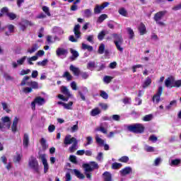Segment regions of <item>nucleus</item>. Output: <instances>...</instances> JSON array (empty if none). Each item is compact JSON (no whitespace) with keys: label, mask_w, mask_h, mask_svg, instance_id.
<instances>
[{"label":"nucleus","mask_w":181,"mask_h":181,"mask_svg":"<svg viewBox=\"0 0 181 181\" xmlns=\"http://www.w3.org/2000/svg\"><path fill=\"white\" fill-rule=\"evenodd\" d=\"M128 131L134 134H142L145 131V127L142 124H134L126 126Z\"/></svg>","instance_id":"1"},{"label":"nucleus","mask_w":181,"mask_h":181,"mask_svg":"<svg viewBox=\"0 0 181 181\" xmlns=\"http://www.w3.org/2000/svg\"><path fill=\"white\" fill-rule=\"evenodd\" d=\"M112 36L114 39V43L117 50H119V52H124V48L121 47L124 42V40H122V35H121V34L114 33L112 34Z\"/></svg>","instance_id":"2"},{"label":"nucleus","mask_w":181,"mask_h":181,"mask_svg":"<svg viewBox=\"0 0 181 181\" xmlns=\"http://www.w3.org/2000/svg\"><path fill=\"white\" fill-rule=\"evenodd\" d=\"M167 13H168L167 11H161L156 13L153 17V19L156 23L159 26H165V23L160 21H162V18H163V16H165Z\"/></svg>","instance_id":"3"},{"label":"nucleus","mask_w":181,"mask_h":181,"mask_svg":"<svg viewBox=\"0 0 181 181\" xmlns=\"http://www.w3.org/2000/svg\"><path fill=\"white\" fill-rule=\"evenodd\" d=\"M28 165L34 172L36 173H39V162H37V159L35 157L31 156L29 158Z\"/></svg>","instance_id":"4"},{"label":"nucleus","mask_w":181,"mask_h":181,"mask_svg":"<svg viewBox=\"0 0 181 181\" xmlns=\"http://www.w3.org/2000/svg\"><path fill=\"white\" fill-rule=\"evenodd\" d=\"M7 128V129H11V118L9 117H2L1 122H0V129H4Z\"/></svg>","instance_id":"5"},{"label":"nucleus","mask_w":181,"mask_h":181,"mask_svg":"<svg viewBox=\"0 0 181 181\" xmlns=\"http://www.w3.org/2000/svg\"><path fill=\"white\" fill-rule=\"evenodd\" d=\"M45 103H46V100H45V98L40 96L36 97L34 99V101L31 103L32 110H35L36 104L37 105H43V104H45Z\"/></svg>","instance_id":"6"},{"label":"nucleus","mask_w":181,"mask_h":181,"mask_svg":"<svg viewBox=\"0 0 181 181\" xmlns=\"http://www.w3.org/2000/svg\"><path fill=\"white\" fill-rule=\"evenodd\" d=\"M163 91V88L162 86L158 88L157 93L153 96L152 100L154 104H159L160 101V95H162V92Z\"/></svg>","instance_id":"7"},{"label":"nucleus","mask_w":181,"mask_h":181,"mask_svg":"<svg viewBox=\"0 0 181 181\" xmlns=\"http://www.w3.org/2000/svg\"><path fill=\"white\" fill-rule=\"evenodd\" d=\"M56 54L57 57H67V54H69V50L63 47H58L56 50Z\"/></svg>","instance_id":"8"},{"label":"nucleus","mask_w":181,"mask_h":181,"mask_svg":"<svg viewBox=\"0 0 181 181\" xmlns=\"http://www.w3.org/2000/svg\"><path fill=\"white\" fill-rule=\"evenodd\" d=\"M40 158L41 159L44 166V173H47L49 171V164L47 163V159H46V154L40 155Z\"/></svg>","instance_id":"9"},{"label":"nucleus","mask_w":181,"mask_h":181,"mask_svg":"<svg viewBox=\"0 0 181 181\" xmlns=\"http://www.w3.org/2000/svg\"><path fill=\"white\" fill-rule=\"evenodd\" d=\"M77 141V139L74 137H71V135L69 134L66 135L64 140V145H71V144H74Z\"/></svg>","instance_id":"10"},{"label":"nucleus","mask_w":181,"mask_h":181,"mask_svg":"<svg viewBox=\"0 0 181 181\" xmlns=\"http://www.w3.org/2000/svg\"><path fill=\"white\" fill-rule=\"evenodd\" d=\"M165 87L172 88V87L175 86V78L173 76L168 77L167 79L165 81Z\"/></svg>","instance_id":"11"},{"label":"nucleus","mask_w":181,"mask_h":181,"mask_svg":"<svg viewBox=\"0 0 181 181\" xmlns=\"http://www.w3.org/2000/svg\"><path fill=\"white\" fill-rule=\"evenodd\" d=\"M24 86H28L29 87H31V88H33L34 90H37L39 88V83L36 81H28L26 83H23Z\"/></svg>","instance_id":"12"},{"label":"nucleus","mask_w":181,"mask_h":181,"mask_svg":"<svg viewBox=\"0 0 181 181\" xmlns=\"http://www.w3.org/2000/svg\"><path fill=\"white\" fill-rule=\"evenodd\" d=\"M80 25H76L74 28V33L76 39H80L81 37V32L80 31Z\"/></svg>","instance_id":"13"},{"label":"nucleus","mask_w":181,"mask_h":181,"mask_svg":"<svg viewBox=\"0 0 181 181\" xmlns=\"http://www.w3.org/2000/svg\"><path fill=\"white\" fill-rule=\"evenodd\" d=\"M108 128V123L103 122L101 123L100 127L98 129V131L102 132V134H107V129Z\"/></svg>","instance_id":"14"},{"label":"nucleus","mask_w":181,"mask_h":181,"mask_svg":"<svg viewBox=\"0 0 181 181\" xmlns=\"http://www.w3.org/2000/svg\"><path fill=\"white\" fill-rule=\"evenodd\" d=\"M69 69L71 71H72L74 74V76H76L78 77V76H80L81 74V71L80 69L78 67H76L74 65H71L69 66Z\"/></svg>","instance_id":"15"},{"label":"nucleus","mask_w":181,"mask_h":181,"mask_svg":"<svg viewBox=\"0 0 181 181\" xmlns=\"http://www.w3.org/2000/svg\"><path fill=\"white\" fill-rule=\"evenodd\" d=\"M104 181H112V175H111V173L105 171L102 175Z\"/></svg>","instance_id":"16"},{"label":"nucleus","mask_w":181,"mask_h":181,"mask_svg":"<svg viewBox=\"0 0 181 181\" xmlns=\"http://www.w3.org/2000/svg\"><path fill=\"white\" fill-rule=\"evenodd\" d=\"M19 121V119L18 117H15L13 121V124L11 126V131L15 134L16 131H18V122Z\"/></svg>","instance_id":"17"},{"label":"nucleus","mask_w":181,"mask_h":181,"mask_svg":"<svg viewBox=\"0 0 181 181\" xmlns=\"http://www.w3.org/2000/svg\"><path fill=\"white\" fill-rule=\"evenodd\" d=\"M78 141L76 140V141H74L72 144V145L69 148V152H71V153L76 152V151H77L78 148Z\"/></svg>","instance_id":"18"},{"label":"nucleus","mask_w":181,"mask_h":181,"mask_svg":"<svg viewBox=\"0 0 181 181\" xmlns=\"http://www.w3.org/2000/svg\"><path fill=\"white\" fill-rule=\"evenodd\" d=\"M52 33H55L57 35H63V33H64V31L63 30V29L57 26L53 27L52 29Z\"/></svg>","instance_id":"19"},{"label":"nucleus","mask_w":181,"mask_h":181,"mask_svg":"<svg viewBox=\"0 0 181 181\" xmlns=\"http://www.w3.org/2000/svg\"><path fill=\"white\" fill-rule=\"evenodd\" d=\"M120 173L122 176L129 175V173H132V168L131 167H126L123 170H120Z\"/></svg>","instance_id":"20"},{"label":"nucleus","mask_w":181,"mask_h":181,"mask_svg":"<svg viewBox=\"0 0 181 181\" xmlns=\"http://www.w3.org/2000/svg\"><path fill=\"white\" fill-rule=\"evenodd\" d=\"M180 163H181L180 158H177V159L171 160L170 161H169L170 166H177L180 165Z\"/></svg>","instance_id":"21"},{"label":"nucleus","mask_w":181,"mask_h":181,"mask_svg":"<svg viewBox=\"0 0 181 181\" xmlns=\"http://www.w3.org/2000/svg\"><path fill=\"white\" fill-rule=\"evenodd\" d=\"M70 52L72 54V56L70 57L71 60L74 61V60L76 59L77 57H78V56H79L78 52L73 49V48L70 49Z\"/></svg>","instance_id":"22"},{"label":"nucleus","mask_w":181,"mask_h":181,"mask_svg":"<svg viewBox=\"0 0 181 181\" xmlns=\"http://www.w3.org/2000/svg\"><path fill=\"white\" fill-rule=\"evenodd\" d=\"M139 32L141 35H145V33H146V27L142 23L139 26Z\"/></svg>","instance_id":"23"},{"label":"nucleus","mask_w":181,"mask_h":181,"mask_svg":"<svg viewBox=\"0 0 181 181\" xmlns=\"http://www.w3.org/2000/svg\"><path fill=\"white\" fill-rule=\"evenodd\" d=\"M61 91L62 93L64 94V95H66V97H71V94L70 93V90L67 88L66 86H62Z\"/></svg>","instance_id":"24"},{"label":"nucleus","mask_w":181,"mask_h":181,"mask_svg":"<svg viewBox=\"0 0 181 181\" xmlns=\"http://www.w3.org/2000/svg\"><path fill=\"white\" fill-rule=\"evenodd\" d=\"M63 78H66L68 81H71L73 80V76L70 74V72L65 71L62 75Z\"/></svg>","instance_id":"25"},{"label":"nucleus","mask_w":181,"mask_h":181,"mask_svg":"<svg viewBox=\"0 0 181 181\" xmlns=\"http://www.w3.org/2000/svg\"><path fill=\"white\" fill-rule=\"evenodd\" d=\"M23 145L26 148L29 146V136L27 134H25L23 136Z\"/></svg>","instance_id":"26"},{"label":"nucleus","mask_w":181,"mask_h":181,"mask_svg":"<svg viewBox=\"0 0 181 181\" xmlns=\"http://www.w3.org/2000/svg\"><path fill=\"white\" fill-rule=\"evenodd\" d=\"M22 64H23V57H21L19 60H18L17 63L15 62H12V66L13 69H16L18 66H21Z\"/></svg>","instance_id":"27"},{"label":"nucleus","mask_w":181,"mask_h":181,"mask_svg":"<svg viewBox=\"0 0 181 181\" xmlns=\"http://www.w3.org/2000/svg\"><path fill=\"white\" fill-rule=\"evenodd\" d=\"M99 114H101V110L98 107H95V109H93L90 111V115L91 117H95L96 115H98Z\"/></svg>","instance_id":"28"},{"label":"nucleus","mask_w":181,"mask_h":181,"mask_svg":"<svg viewBox=\"0 0 181 181\" xmlns=\"http://www.w3.org/2000/svg\"><path fill=\"white\" fill-rule=\"evenodd\" d=\"M74 173L75 176H76V177H78V179H84V175L83 173H81L80 172V170H77V169H74Z\"/></svg>","instance_id":"29"},{"label":"nucleus","mask_w":181,"mask_h":181,"mask_svg":"<svg viewBox=\"0 0 181 181\" xmlns=\"http://www.w3.org/2000/svg\"><path fill=\"white\" fill-rule=\"evenodd\" d=\"M39 49V46L37 44H34L30 48L28 49V53H35L36 50Z\"/></svg>","instance_id":"30"},{"label":"nucleus","mask_w":181,"mask_h":181,"mask_svg":"<svg viewBox=\"0 0 181 181\" xmlns=\"http://www.w3.org/2000/svg\"><path fill=\"white\" fill-rule=\"evenodd\" d=\"M83 168H84L85 173L93 172V168L90 164H83Z\"/></svg>","instance_id":"31"},{"label":"nucleus","mask_w":181,"mask_h":181,"mask_svg":"<svg viewBox=\"0 0 181 181\" xmlns=\"http://www.w3.org/2000/svg\"><path fill=\"white\" fill-rule=\"evenodd\" d=\"M82 49L88 52H93V46L88 45L87 44L82 43Z\"/></svg>","instance_id":"32"},{"label":"nucleus","mask_w":181,"mask_h":181,"mask_svg":"<svg viewBox=\"0 0 181 181\" xmlns=\"http://www.w3.org/2000/svg\"><path fill=\"white\" fill-rule=\"evenodd\" d=\"M151 83H152V79H151V78L149 77H147V78L146 79V81L143 84V88H146V87H148V86H150Z\"/></svg>","instance_id":"33"},{"label":"nucleus","mask_w":181,"mask_h":181,"mask_svg":"<svg viewBox=\"0 0 181 181\" xmlns=\"http://www.w3.org/2000/svg\"><path fill=\"white\" fill-rule=\"evenodd\" d=\"M105 50V45L104 44H100L98 50V52L99 54H104V52Z\"/></svg>","instance_id":"34"},{"label":"nucleus","mask_w":181,"mask_h":181,"mask_svg":"<svg viewBox=\"0 0 181 181\" xmlns=\"http://www.w3.org/2000/svg\"><path fill=\"white\" fill-rule=\"evenodd\" d=\"M118 12L119 15H122V16H128V11H127L124 8H121L120 9H119Z\"/></svg>","instance_id":"35"},{"label":"nucleus","mask_w":181,"mask_h":181,"mask_svg":"<svg viewBox=\"0 0 181 181\" xmlns=\"http://www.w3.org/2000/svg\"><path fill=\"white\" fill-rule=\"evenodd\" d=\"M103 9H104L103 6L96 5L94 8V13L95 14L101 13V11H103Z\"/></svg>","instance_id":"36"},{"label":"nucleus","mask_w":181,"mask_h":181,"mask_svg":"<svg viewBox=\"0 0 181 181\" xmlns=\"http://www.w3.org/2000/svg\"><path fill=\"white\" fill-rule=\"evenodd\" d=\"M86 143L84 144V146H88V145H91L93 144V137L91 136H88L86 138Z\"/></svg>","instance_id":"37"},{"label":"nucleus","mask_w":181,"mask_h":181,"mask_svg":"<svg viewBox=\"0 0 181 181\" xmlns=\"http://www.w3.org/2000/svg\"><path fill=\"white\" fill-rule=\"evenodd\" d=\"M127 31L129 35V38L134 39V36H135V34L134 33V30H132L131 28H127Z\"/></svg>","instance_id":"38"},{"label":"nucleus","mask_w":181,"mask_h":181,"mask_svg":"<svg viewBox=\"0 0 181 181\" xmlns=\"http://www.w3.org/2000/svg\"><path fill=\"white\" fill-rule=\"evenodd\" d=\"M77 131H78V122H76V124L70 128V132L72 134L77 132Z\"/></svg>","instance_id":"39"},{"label":"nucleus","mask_w":181,"mask_h":181,"mask_svg":"<svg viewBox=\"0 0 181 181\" xmlns=\"http://www.w3.org/2000/svg\"><path fill=\"white\" fill-rule=\"evenodd\" d=\"M112 78H113L112 76H105L104 78H103V81L106 84H110V83H111V81H112Z\"/></svg>","instance_id":"40"},{"label":"nucleus","mask_w":181,"mask_h":181,"mask_svg":"<svg viewBox=\"0 0 181 181\" xmlns=\"http://www.w3.org/2000/svg\"><path fill=\"white\" fill-rule=\"evenodd\" d=\"M107 19V14H102L98 19L97 23H103L104 21Z\"/></svg>","instance_id":"41"},{"label":"nucleus","mask_w":181,"mask_h":181,"mask_svg":"<svg viewBox=\"0 0 181 181\" xmlns=\"http://www.w3.org/2000/svg\"><path fill=\"white\" fill-rule=\"evenodd\" d=\"M173 105L175 107H176V105H177V101L176 100H172L170 104L168 105H167L165 107L166 110H170V108H172V107H173Z\"/></svg>","instance_id":"42"},{"label":"nucleus","mask_w":181,"mask_h":181,"mask_svg":"<svg viewBox=\"0 0 181 181\" xmlns=\"http://www.w3.org/2000/svg\"><path fill=\"white\" fill-rule=\"evenodd\" d=\"M94 67H95V62H89L88 63L87 69H88V70L93 71V69H94Z\"/></svg>","instance_id":"43"},{"label":"nucleus","mask_w":181,"mask_h":181,"mask_svg":"<svg viewBox=\"0 0 181 181\" xmlns=\"http://www.w3.org/2000/svg\"><path fill=\"white\" fill-rule=\"evenodd\" d=\"M1 105H2V107H3V110H4V111H6V112H7L8 114H9V112H11V110H9V109L8 108V104H7L6 103L2 102V103H1Z\"/></svg>","instance_id":"44"},{"label":"nucleus","mask_w":181,"mask_h":181,"mask_svg":"<svg viewBox=\"0 0 181 181\" xmlns=\"http://www.w3.org/2000/svg\"><path fill=\"white\" fill-rule=\"evenodd\" d=\"M73 102H69V103H64V108L65 110H73Z\"/></svg>","instance_id":"45"},{"label":"nucleus","mask_w":181,"mask_h":181,"mask_svg":"<svg viewBox=\"0 0 181 181\" xmlns=\"http://www.w3.org/2000/svg\"><path fill=\"white\" fill-rule=\"evenodd\" d=\"M21 159H22L21 154H17L16 156H14L13 160L15 163H19Z\"/></svg>","instance_id":"46"},{"label":"nucleus","mask_w":181,"mask_h":181,"mask_svg":"<svg viewBox=\"0 0 181 181\" xmlns=\"http://www.w3.org/2000/svg\"><path fill=\"white\" fill-rule=\"evenodd\" d=\"M42 11L46 13L47 16H51L50 14V10L49 9V7L44 6H42Z\"/></svg>","instance_id":"47"},{"label":"nucleus","mask_w":181,"mask_h":181,"mask_svg":"<svg viewBox=\"0 0 181 181\" xmlns=\"http://www.w3.org/2000/svg\"><path fill=\"white\" fill-rule=\"evenodd\" d=\"M83 15L86 18H90L92 15L91 10L90 9H86L83 11Z\"/></svg>","instance_id":"48"},{"label":"nucleus","mask_w":181,"mask_h":181,"mask_svg":"<svg viewBox=\"0 0 181 181\" xmlns=\"http://www.w3.org/2000/svg\"><path fill=\"white\" fill-rule=\"evenodd\" d=\"M105 36V30H102L98 35V40H103Z\"/></svg>","instance_id":"49"},{"label":"nucleus","mask_w":181,"mask_h":181,"mask_svg":"<svg viewBox=\"0 0 181 181\" xmlns=\"http://www.w3.org/2000/svg\"><path fill=\"white\" fill-rule=\"evenodd\" d=\"M89 165L92 168L93 170H94V169H98V168H99L98 163H97L95 161L90 162Z\"/></svg>","instance_id":"50"},{"label":"nucleus","mask_w":181,"mask_h":181,"mask_svg":"<svg viewBox=\"0 0 181 181\" xmlns=\"http://www.w3.org/2000/svg\"><path fill=\"white\" fill-rule=\"evenodd\" d=\"M7 16L9 18L10 21H14V19L17 18L16 14L13 13H7Z\"/></svg>","instance_id":"51"},{"label":"nucleus","mask_w":181,"mask_h":181,"mask_svg":"<svg viewBox=\"0 0 181 181\" xmlns=\"http://www.w3.org/2000/svg\"><path fill=\"white\" fill-rule=\"evenodd\" d=\"M27 26H33V24L32 22L28 21V20H25L23 21V28L25 29V28H27Z\"/></svg>","instance_id":"52"},{"label":"nucleus","mask_w":181,"mask_h":181,"mask_svg":"<svg viewBox=\"0 0 181 181\" xmlns=\"http://www.w3.org/2000/svg\"><path fill=\"white\" fill-rule=\"evenodd\" d=\"M115 25H117V23H115L112 21H110L107 23V26H108V28H110V29H114Z\"/></svg>","instance_id":"53"},{"label":"nucleus","mask_w":181,"mask_h":181,"mask_svg":"<svg viewBox=\"0 0 181 181\" xmlns=\"http://www.w3.org/2000/svg\"><path fill=\"white\" fill-rule=\"evenodd\" d=\"M100 95L102 97V98H104V100L108 99V94L105 91L101 90Z\"/></svg>","instance_id":"54"},{"label":"nucleus","mask_w":181,"mask_h":181,"mask_svg":"<svg viewBox=\"0 0 181 181\" xmlns=\"http://www.w3.org/2000/svg\"><path fill=\"white\" fill-rule=\"evenodd\" d=\"M4 77L6 81H13V77L9 76L8 74H4Z\"/></svg>","instance_id":"55"},{"label":"nucleus","mask_w":181,"mask_h":181,"mask_svg":"<svg viewBox=\"0 0 181 181\" xmlns=\"http://www.w3.org/2000/svg\"><path fill=\"white\" fill-rule=\"evenodd\" d=\"M121 166H122V164H121L119 163H114L112 165V169H119V168H121Z\"/></svg>","instance_id":"56"},{"label":"nucleus","mask_w":181,"mask_h":181,"mask_svg":"<svg viewBox=\"0 0 181 181\" xmlns=\"http://www.w3.org/2000/svg\"><path fill=\"white\" fill-rule=\"evenodd\" d=\"M96 159L98 160V162L103 161V159H104V156L102 152L98 153Z\"/></svg>","instance_id":"57"},{"label":"nucleus","mask_w":181,"mask_h":181,"mask_svg":"<svg viewBox=\"0 0 181 181\" xmlns=\"http://www.w3.org/2000/svg\"><path fill=\"white\" fill-rule=\"evenodd\" d=\"M162 163V158H157L154 160V166H159L160 163Z\"/></svg>","instance_id":"58"},{"label":"nucleus","mask_w":181,"mask_h":181,"mask_svg":"<svg viewBox=\"0 0 181 181\" xmlns=\"http://www.w3.org/2000/svg\"><path fill=\"white\" fill-rule=\"evenodd\" d=\"M36 60H37V55L33 56V57L29 58L28 59V64H33V63H32V62H36Z\"/></svg>","instance_id":"59"},{"label":"nucleus","mask_w":181,"mask_h":181,"mask_svg":"<svg viewBox=\"0 0 181 181\" xmlns=\"http://www.w3.org/2000/svg\"><path fill=\"white\" fill-rule=\"evenodd\" d=\"M152 118H153V115H146L144 117L143 120L146 121V122L151 121Z\"/></svg>","instance_id":"60"},{"label":"nucleus","mask_w":181,"mask_h":181,"mask_svg":"<svg viewBox=\"0 0 181 181\" xmlns=\"http://www.w3.org/2000/svg\"><path fill=\"white\" fill-rule=\"evenodd\" d=\"M47 63H49V60H47V59H44V60L42 61V62H37V65H38V66H46V64H47Z\"/></svg>","instance_id":"61"},{"label":"nucleus","mask_w":181,"mask_h":181,"mask_svg":"<svg viewBox=\"0 0 181 181\" xmlns=\"http://www.w3.org/2000/svg\"><path fill=\"white\" fill-rule=\"evenodd\" d=\"M95 139H96L97 144H98L99 145H104V140H103V139L96 136Z\"/></svg>","instance_id":"62"},{"label":"nucleus","mask_w":181,"mask_h":181,"mask_svg":"<svg viewBox=\"0 0 181 181\" xmlns=\"http://www.w3.org/2000/svg\"><path fill=\"white\" fill-rule=\"evenodd\" d=\"M69 160L72 162V163H77V157L76 156H69Z\"/></svg>","instance_id":"63"},{"label":"nucleus","mask_w":181,"mask_h":181,"mask_svg":"<svg viewBox=\"0 0 181 181\" xmlns=\"http://www.w3.org/2000/svg\"><path fill=\"white\" fill-rule=\"evenodd\" d=\"M174 87H181V80L174 81Z\"/></svg>","instance_id":"64"}]
</instances>
